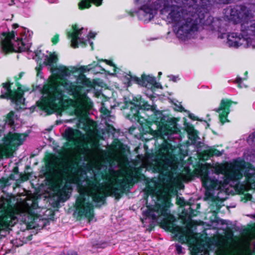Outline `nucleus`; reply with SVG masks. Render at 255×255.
Returning <instances> with one entry per match:
<instances>
[{
    "label": "nucleus",
    "mask_w": 255,
    "mask_h": 255,
    "mask_svg": "<svg viewBox=\"0 0 255 255\" xmlns=\"http://www.w3.org/2000/svg\"><path fill=\"white\" fill-rule=\"evenodd\" d=\"M41 93L43 96L36 104L40 110L45 112L48 115L55 112H62L69 109L70 106L75 108L79 113L88 112L93 106L90 98L86 93L74 98L75 100L70 98L64 99L67 97L64 95V91L52 81L43 86Z\"/></svg>",
    "instance_id": "1"
},
{
    "label": "nucleus",
    "mask_w": 255,
    "mask_h": 255,
    "mask_svg": "<svg viewBox=\"0 0 255 255\" xmlns=\"http://www.w3.org/2000/svg\"><path fill=\"white\" fill-rule=\"evenodd\" d=\"M145 179V176L140 169H135L132 177H129L128 179L118 180L116 183L109 182L104 185L100 182L99 180L95 178L92 180H87V183L89 186L93 188V190L89 193L93 201L104 204L107 197L114 196L116 199H119L126 192L128 185L132 186L134 183Z\"/></svg>",
    "instance_id": "2"
},
{
    "label": "nucleus",
    "mask_w": 255,
    "mask_h": 255,
    "mask_svg": "<svg viewBox=\"0 0 255 255\" xmlns=\"http://www.w3.org/2000/svg\"><path fill=\"white\" fill-rule=\"evenodd\" d=\"M252 11L245 5H236L230 9L229 20L234 24L241 23L242 33L232 32L228 34L227 43L230 47L238 48L243 44L249 36H255V20Z\"/></svg>",
    "instance_id": "3"
},
{
    "label": "nucleus",
    "mask_w": 255,
    "mask_h": 255,
    "mask_svg": "<svg viewBox=\"0 0 255 255\" xmlns=\"http://www.w3.org/2000/svg\"><path fill=\"white\" fill-rule=\"evenodd\" d=\"M193 4L189 5L187 7H183L170 4L165 11L162 12V8L159 9L161 14H165L168 13L167 18L175 24H179L188 16L194 17L197 15L200 19L204 17V11L206 7L209 2V0H200L201 5L197 4L198 0H192Z\"/></svg>",
    "instance_id": "4"
},
{
    "label": "nucleus",
    "mask_w": 255,
    "mask_h": 255,
    "mask_svg": "<svg viewBox=\"0 0 255 255\" xmlns=\"http://www.w3.org/2000/svg\"><path fill=\"white\" fill-rule=\"evenodd\" d=\"M252 167V163L243 159L235 160L232 163L217 165L215 167V172L218 175H224L229 181H238L245 176L246 170L251 169Z\"/></svg>",
    "instance_id": "5"
},
{
    "label": "nucleus",
    "mask_w": 255,
    "mask_h": 255,
    "mask_svg": "<svg viewBox=\"0 0 255 255\" xmlns=\"http://www.w3.org/2000/svg\"><path fill=\"white\" fill-rule=\"evenodd\" d=\"M149 166L153 173H159V180L161 182H163L166 177H170L172 170L175 169L170 159L163 154L156 155Z\"/></svg>",
    "instance_id": "6"
},
{
    "label": "nucleus",
    "mask_w": 255,
    "mask_h": 255,
    "mask_svg": "<svg viewBox=\"0 0 255 255\" xmlns=\"http://www.w3.org/2000/svg\"><path fill=\"white\" fill-rule=\"evenodd\" d=\"M27 134L9 131L2 138L3 143H0V160L4 157L9 158L13 155V148L22 144Z\"/></svg>",
    "instance_id": "7"
},
{
    "label": "nucleus",
    "mask_w": 255,
    "mask_h": 255,
    "mask_svg": "<svg viewBox=\"0 0 255 255\" xmlns=\"http://www.w3.org/2000/svg\"><path fill=\"white\" fill-rule=\"evenodd\" d=\"M14 38L15 32L14 31L3 32L0 34L1 48L4 53H20L28 50V46L26 45L21 38H17L16 40L17 46L16 48H15L12 43V40Z\"/></svg>",
    "instance_id": "8"
},
{
    "label": "nucleus",
    "mask_w": 255,
    "mask_h": 255,
    "mask_svg": "<svg viewBox=\"0 0 255 255\" xmlns=\"http://www.w3.org/2000/svg\"><path fill=\"white\" fill-rule=\"evenodd\" d=\"M205 17L200 19L197 15L194 17L188 16L179 24H175L174 30L177 29V37L182 40H185L190 37L192 32L198 30V22H202Z\"/></svg>",
    "instance_id": "9"
},
{
    "label": "nucleus",
    "mask_w": 255,
    "mask_h": 255,
    "mask_svg": "<svg viewBox=\"0 0 255 255\" xmlns=\"http://www.w3.org/2000/svg\"><path fill=\"white\" fill-rule=\"evenodd\" d=\"M75 211L73 215L76 217L78 220H81L83 217L88 219L90 222L94 216V207L92 203L86 202L85 195H80L76 198L74 205Z\"/></svg>",
    "instance_id": "10"
},
{
    "label": "nucleus",
    "mask_w": 255,
    "mask_h": 255,
    "mask_svg": "<svg viewBox=\"0 0 255 255\" xmlns=\"http://www.w3.org/2000/svg\"><path fill=\"white\" fill-rule=\"evenodd\" d=\"M13 83L9 80L2 83L0 85L3 90L1 91L0 99L10 100L11 102L14 103L16 106L20 105L21 104L22 98L23 95V91H19L15 89L12 90Z\"/></svg>",
    "instance_id": "11"
},
{
    "label": "nucleus",
    "mask_w": 255,
    "mask_h": 255,
    "mask_svg": "<svg viewBox=\"0 0 255 255\" xmlns=\"http://www.w3.org/2000/svg\"><path fill=\"white\" fill-rule=\"evenodd\" d=\"M158 201H160L161 203H156L154 207L151 205L147 206V209L144 212V215L146 217L155 219L156 216L153 212H156L164 215L168 209L173 205L171 198L168 196L161 195L158 198Z\"/></svg>",
    "instance_id": "12"
},
{
    "label": "nucleus",
    "mask_w": 255,
    "mask_h": 255,
    "mask_svg": "<svg viewBox=\"0 0 255 255\" xmlns=\"http://www.w3.org/2000/svg\"><path fill=\"white\" fill-rule=\"evenodd\" d=\"M151 0H135V3L139 5L138 12H142L144 22H148L152 19L157 14L158 10L155 9V1L151 2Z\"/></svg>",
    "instance_id": "13"
},
{
    "label": "nucleus",
    "mask_w": 255,
    "mask_h": 255,
    "mask_svg": "<svg viewBox=\"0 0 255 255\" xmlns=\"http://www.w3.org/2000/svg\"><path fill=\"white\" fill-rule=\"evenodd\" d=\"M54 168L53 165L51 166L46 165V171L44 174L45 181L46 184L49 186L50 188L60 197L62 195H66V193L64 190L60 189L59 182H57L55 180V175L53 171Z\"/></svg>",
    "instance_id": "14"
},
{
    "label": "nucleus",
    "mask_w": 255,
    "mask_h": 255,
    "mask_svg": "<svg viewBox=\"0 0 255 255\" xmlns=\"http://www.w3.org/2000/svg\"><path fill=\"white\" fill-rule=\"evenodd\" d=\"M60 82L59 84H57L54 82L59 88V86H62L64 89L67 91V93L72 96L74 98L78 97L79 95H82V91L83 87L81 85H76L70 82L65 78L59 77ZM53 83V82H52Z\"/></svg>",
    "instance_id": "15"
},
{
    "label": "nucleus",
    "mask_w": 255,
    "mask_h": 255,
    "mask_svg": "<svg viewBox=\"0 0 255 255\" xmlns=\"http://www.w3.org/2000/svg\"><path fill=\"white\" fill-rule=\"evenodd\" d=\"M199 172L201 176L202 186L206 190H211L215 189L218 186V180L211 179L209 177V170L206 164H202L199 168Z\"/></svg>",
    "instance_id": "16"
},
{
    "label": "nucleus",
    "mask_w": 255,
    "mask_h": 255,
    "mask_svg": "<svg viewBox=\"0 0 255 255\" xmlns=\"http://www.w3.org/2000/svg\"><path fill=\"white\" fill-rule=\"evenodd\" d=\"M233 104H237L229 99H223L220 102L219 107L216 109L217 113H220L219 120L220 122L224 124L226 122H229L227 118L230 112V107Z\"/></svg>",
    "instance_id": "17"
},
{
    "label": "nucleus",
    "mask_w": 255,
    "mask_h": 255,
    "mask_svg": "<svg viewBox=\"0 0 255 255\" xmlns=\"http://www.w3.org/2000/svg\"><path fill=\"white\" fill-rule=\"evenodd\" d=\"M166 212L162 215L164 218L160 223V226L165 231L173 232L175 231L176 228L179 229V227L176 226L174 224L175 220L174 216L171 214L167 213Z\"/></svg>",
    "instance_id": "18"
},
{
    "label": "nucleus",
    "mask_w": 255,
    "mask_h": 255,
    "mask_svg": "<svg viewBox=\"0 0 255 255\" xmlns=\"http://www.w3.org/2000/svg\"><path fill=\"white\" fill-rule=\"evenodd\" d=\"M58 61V58L55 53L50 52L49 56L47 55L45 56L43 64L46 66H51L50 70L52 73H53L56 72L58 69V68L56 66Z\"/></svg>",
    "instance_id": "19"
},
{
    "label": "nucleus",
    "mask_w": 255,
    "mask_h": 255,
    "mask_svg": "<svg viewBox=\"0 0 255 255\" xmlns=\"http://www.w3.org/2000/svg\"><path fill=\"white\" fill-rule=\"evenodd\" d=\"M129 104L132 106L130 107V113L128 115V117L130 118L131 116V120L140 123V119L142 118L139 113V110L140 109L138 106H136V102L132 100V101L129 102Z\"/></svg>",
    "instance_id": "20"
},
{
    "label": "nucleus",
    "mask_w": 255,
    "mask_h": 255,
    "mask_svg": "<svg viewBox=\"0 0 255 255\" xmlns=\"http://www.w3.org/2000/svg\"><path fill=\"white\" fill-rule=\"evenodd\" d=\"M19 174V168L17 166H14L12 171V173L9 174L8 178L1 177L0 178V188L1 189H4L6 186L10 185L9 180H14L15 179V175Z\"/></svg>",
    "instance_id": "21"
},
{
    "label": "nucleus",
    "mask_w": 255,
    "mask_h": 255,
    "mask_svg": "<svg viewBox=\"0 0 255 255\" xmlns=\"http://www.w3.org/2000/svg\"><path fill=\"white\" fill-rule=\"evenodd\" d=\"M81 135V132L78 129H74L69 128L65 131V138L67 140L71 142V144L67 143V145L71 146L75 145L74 140V138H77Z\"/></svg>",
    "instance_id": "22"
},
{
    "label": "nucleus",
    "mask_w": 255,
    "mask_h": 255,
    "mask_svg": "<svg viewBox=\"0 0 255 255\" xmlns=\"http://www.w3.org/2000/svg\"><path fill=\"white\" fill-rule=\"evenodd\" d=\"M103 0H81L78 3V7L80 10L88 9L92 6L93 3L96 6H99L102 4Z\"/></svg>",
    "instance_id": "23"
},
{
    "label": "nucleus",
    "mask_w": 255,
    "mask_h": 255,
    "mask_svg": "<svg viewBox=\"0 0 255 255\" xmlns=\"http://www.w3.org/2000/svg\"><path fill=\"white\" fill-rule=\"evenodd\" d=\"M245 177L247 183L255 186V168L253 164L251 169H247L245 171Z\"/></svg>",
    "instance_id": "24"
},
{
    "label": "nucleus",
    "mask_w": 255,
    "mask_h": 255,
    "mask_svg": "<svg viewBox=\"0 0 255 255\" xmlns=\"http://www.w3.org/2000/svg\"><path fill=\"white\" fill-rule=\"evenodd\" d=\"M125 79L126 80V83L128 87L131 86L132 82L142 86V82L143 80V79H142V75L141 76V78H139L135 76L132 75L130 72L127 74L125 77Z\"/></svg>",
    "instance_id": "25"
},
{
    "label": "nucleus",
    "mask_w": 255,
    "mask_h": 255,
    "mask_svg": "<svg viewBox=\"0 0 255 255\" xmlns=\"http://www.w3.org/2000/svg\"><path fill=\"white\" fill-rule=\"evenodd\" d=\"M163 120H164V119L163 118H161L160 122L161 123V128L164 134H171L174 132L177 133L179 131L167 124L165 121H162Z\"/></svg>",
    "instance_id": "26"
},
{
    "label": "nucleus",
    "mask_w": 255,
    "mask_h": 255,
    "mask_svg": "<svg viewBox=\"0 0 255 255\" xmlns=\"http://www.w3.org/2000/svg\"><path fill=\"white\" fill-rule=\"evenodd\" d=\"M222 155V152L219 150L218 149L215 148H210L206 150H204L202 152L203 157H206L207 159L208 158L213 157L214 156L217 157L220 156Z\"/></svg>",
    "instance_id": "27"
},
{
    "label": "nucleus",
    "mask_w": 255,
    "mask_h": 255,
    "mask_svg": "<svg viewBox=\"0 0 255 255\" xmlns=\"http://www.w3.org/2000/svg\"><path fill=\"white\" fill-rule=\"evenodd\" d=\"M172 3V0H156L155 1V9L162 8V12L165 11L168 5Z\"/></svg>",
    "instance_id": "28"
},
{
    "label": "nucleus",
    "mask_w": 255,
    "mask_h": 255,
    "mask_svg": "<svg viewBox=\"0 0 255 255\" xmlns=\"http://www.w3.org/2000/svg\"><path fill=\"white\" fill-rule=\"evenodd\" d=\"M142 86L147 87L148 86L151 87L152 85L156 84V79L154 77L150 76L149 75H142Z\"/></svg>",
    "instance_id": "29"
},
{
    "label": "nucleus",
    "mask_w": 255,
    "mask_h": 255,
    "mask_svg": "<svg viewBox=\"0 0 255 255\" xmlns=\"http://www.w3.org/2000/svg\"><path fill=\"white\" fill-rule=\"evenodd\" d=\"M72 31L68 32V36L71 38H79V35H81V31L83 28L79 29L77 25L74 24L72 27Z\"/></svg>",
    "instance_id": "30"
},
{
    "label": "nucleus",
    "mask_w": 255,
    "mask_h": 255,
    "mask_svg": "<svg viewBox=\"0 0 255 255\" xmlns=\"http://www.w3.org/2000/svg\"><path fill=\"white\" fill-rule=\"evenodd\" d=\"M133 100L136 102V106H138L140 110H148L151 108V106L147 102L142 100L141 98L137 99L134 97Z\"/></svg>",
    "instance_id": "31"
},
{
    "label": "nucleus",
    "mask_w": 255,
    "mask_h": 255,
    "mask_svg": "<svg viewBox=\"0 0 255 255\" xmlns=\"http://www.w3.org/2000/svg\"><path fill=\"white\" fill-rule=\"evenodd\" d=\"M57 71L60 75L62 76H69L71 73H73L75 72L74 70H70L66 66H62L59 68H58Z\"/></svg>",
    "instance_id": "32"
},
{
    "label": "nucleus",
    "mask_w": 255,
    "mask_h": 255,
    "mask_svg": "<svg viewBox=\"0 0 255 255\" xmlns=\"http://www.w3.org/2000/svg\"><path fill=\"white\" fill-rule=\"evenodd\" d=\"M15 113L14 111L9 112L6 116L5 122L10 126L14 124V116Z\"/></svg>",
    "instance_id": "33"
},
{
    "label": "nucleus",
    "mask_w": 255,
    "mask_h": 255,
    "mask_svg": "<svg viewBox=\"0 0 255 255\" xmlns=\"http://www.w3.org/2000/svg\"><path fill=\"white\" fill-rule=\"evenodd\" d=\"M184 119V125L185 126V130L188 132V134H191L195 131L194 127L193 125L187 123L185 118Z\"/></svg>",
    "instance_id": "34"
},
{
    "label": "nucleus",
    "mask_w": 255,
    "mask_h": 255,
    "mask_svg": "<svg viewBox=\"0 0 255 255\" xmlns=\"http://www.w3.org/2000/svg\"><path fill=\"white\" fill-rule=\"evenodd\" d=\"M88 70H90L93 69H95L96 67H99L100 69V71L102 73L106 72V70L103 68L97 62L93 61L91 64L88 65Z\"/></svg>",
    "instance_id": "35"
},
{
    "label": "nucleus",
    "mask_w": 255,
    "mask_h": 255,
    "mask_svg": "<svg viewBox=\"0 0 255 255\" xmlns=\"http://www.w3.org/2000/svg\"><path fill=\"white\" fill-rule=\"evenodd\" d=\"M201 245L200 244H196L192 248L190 251L191 255H198L199 253H201Z\"/></svg>",
    "instance_id": "36"
},
{
    "label": "nucleus",
    "mask_w": 255,
    "mask_h": 255,
    "mask_svg": "<svg viewBox=\"0 0 255 255\" xmlns=\"http://www.w3.org/2000/svg\"><path fill=\"white\" fill-rule=\"evenodd\" d=\"M178 120L175 118H172L169 119L167 122V124L172 126L175 129H177L178 131H180L177 127V123Z\"/></svg>",
    "instance_id": "37"
},
{
    "label": "nucleus",
    "mask_w": 255,
    "mask_h": 255,
    "mask_svg": "<svg viewBox=\"0 0 255 255\" xmlns=\"http://www.w3.org/2000/svg\"><path fill=\"white\" fill-rule=\"evenodd\" d=\"M34 53L35 54V56L36 57V59H35L36 63L42 62L44 54L42 53L41 50L37 49L35 50Z\"/></svg>",
    "instance_id": "38"
},
{
    "label": "nucleus",
    "mask_w": 255,
    "mask_h": 255,
    "mask_svg": "<svg viewBox=\"0 0 255 255\" xmlns=\"http://www.w3.org/2000/svg\"><path fill=\"white\" fill-rule=\"evenodd\" d=\"M145 194L147 196L151 195L154 196L156 194V189L152 186H148L146 188Z\"/></svg>",
    "instance_id": "39"
},
{
    "label": "nucleus",
    "mask_w": 255,
    "mask_h": 255,
    "mask_svg": "<svg viewBox=\"0 0 255 255\" xmlns=\"http://www.w3.org/2000/svg\"><path fill=\"white\" fill-rule=\"evenodd\" d=\"M42 68L43 66L42 62H39L38 63H37V66L35 67V70L37 72V77H41Z\"/></svg>",
    "instance_id": "40"
},
{
    "label": "nucleus",
    "mask_w": 255,
    "mask_h": 255,
    "mask_svg": "<svg viewBox=\"0 0 255 255\" xmlns=\"http://www.w3.org/2000/svg\"><path fill=\"white\" fill-rule=\"evenodd\" d=\"M30 174L29 173H20L19 179L21 182H24L29 179Z\"/></svg>",
    "instance_id": "41"
},
{
    "label": "nucleus",
    "mask_w": 255,
    "mask_h": 255,
    "mask_svg": "<svg viewBox=\"0 0 255 255\" xmlns=\"http://www.w3.org/2000/svg\"><path fill=\"white\" fill-rule=\"evenodd\" d=\"M171 144L167 142L162 145L160 149L163 152H167L171 149Z\"/></svg>",
    "instance_id": "42"
},
{
    "label": "nucleus",
    "mask_w": 255,
    "mask_h": 255,
    "mask_svg": "<svg viewBox=\"0 0 255 255\" xmlns=\"http://www.w3.org/2000/svg\"><path fill=\"white\" fill-rule=\"evenodd\" d=\"M188 114V117L193 121H197L200 122H206V120H204L203 119H199L198 117L195 116L194 114L190 113L189 111H187V112Z\"/></svg>",
    "instance_id": "43"
},
{
    "label": "nucleus",
    "mask_w": 255,
    "mask_h": 255,
    "mask_svg": "<svg viewBox=\"0 0 255 255\" xmlns=\"http://www.w3.org/2000/svg\"><path fill=\"white\" fill-rule=\"evenodd\" d=\"M186 238V232L185 231H182L180 233V235L178 237V239L180 242L182 244L185 243V240Z\"/></svg>",
    "instance_id": "44"
},
{
    "label": "nucleus",
    "mask_w": 255,
    "mask_h": 255,
    "mask_svg": "<svg viewBox=\"0 0 255 255\" xmlns=\"http://www.w3.org/2000/svg\"><path fill=\"white\" fill-rule=\"evenodd\" d=\"M176 204L180 206L183 207L186 205V202L183 197H177Z\"/></svg>",
    "instance_id": "45"
},
{
    "label": "nucleus",
    "mask_w": 255,
    "mask_h": 255,
    "mask_svg": "<svg viewBox=\"0 0 255 255\" xmlns=\"http://www.w3.org/2000/svg\"><path fill=\"white\" fill-rule=\"evenodd\" d=\"M88 66H81L79 68H75L74 67H72V69H74L75 72L76 71H79L81 73H84L86 71H89V70H88Z\"/></svg>",
    "instance_id": "46"
},
{
    "label": "nucleus",
    "mask_w": 255,
    "mask_h": 255,
    "mask_svg": "<svg viewBox=\"0 0 255 255\" xmlns=\"http://www.w3.org/2000/svg\"><path fill=\"white\" fill-rule=\"evenodd\" d=\"M128 13L131 16H133L135 14H136L138 15V16L140 19L144 20V18H142L143 15L142 14V12L139 13L138 10L137 11H136V10L135 11H129L128 12Z\"/></svg>",
    "instance_id": "47"
},
{
    "label": "nucleus",
    "mask_w": 255,
    "mask_h": 255,
    "mask_svg": "<svg viewBox=\"0 0 255 255\" xmlns=\"http://www.w3.org/2000/svg\"><path fill=\"white\" fill-rule=\"evenodd\" d=\"M28 217L30 218L31 220H34L36 217V214L32 210H29L27 211Z\"/></svg>",
    "instance_id": "48"
},
{
    "label": "nucleus",
    "mask_w": 255,
    "mask_h": 255,
    "mask_svg": "<svg viewBox=\"0 0 255 255\" xmlns=\"http://www.w3.org/2000/svg\"><path fill=\"white\" fill-rule=\"evenodd\" d=\"M124 144L119 140L116 142L114 145V147L116 149H123Z\"/></svg>",
    "instance_id": "49"
},
{
    "label": "nucleus",
    "mask_w": 255,
    "mask_h": 255,
    "mask_svg": "<svg viewBox=\"0 0 255 255\" xmlns=\"http://www.w3.org/2000/svg\"><path fill=\"white\" fill-rule=\"evenodd\" d=\"M175 110L180 112H187V110H185V108L181 105H175Z\"/></svg>",
    "instance_id": "50"
},
{
    "label": "nucleus",
    "mask_w": 255,
    "mask_h": 255,
    "mask_svg": "<svg viewBox=\"0 0 255 255\" xmlns=\"http://www.w3.org/2000/svg\"><path fill=\"white\" fill-rule=\"evenodd\" d=\"M79 38H71V45L74 48L78 47V40Z\"/></svg>",
    "instance_id": "51"
},
{
    "label": "nucleus",
    "mask_w": 255,
    "mask_h": 255,
    "mask_svg": "<svg viewBox=\"0 0 255 255\" xmlns=\"http://www.w3.org/2000/svg\"><path fill=\"white\" fill-rule=\"evenodd\" d=\"M59 41V34H56L51 39V41L53 45H56Z\"/></svg>",
    "instance_id": "52"
},
{
    "label": "nucleus",
    "mask_w": 255,
    "mask_h": 255,
    "mask_svg": "<svg viewBox=\"0 0 255 255\" xmlns=\"http://www.w3.org/2000/svg\"><path fill=\"white\" fill-rule=\"evenodd\" d=\"M175 247H176V253L177 255H179L183 254V251H182L183 248L181 245L177 244L175 245Z\"/></svg>",
    "instance_id": "53"
},
{
    "label": "nucleus",
    "mask_w": 255,
    "mask_h": 255,
    "mask_svg": "<svg viewBox=\"0 0 255 255\" xmlns=\"http://www.w3.org/2000/svg\"><path fill=\"white\" fill-rule=\"evenodd\" d=\"M100 112L104 115L108 116L110 114V111L106 108H101Z\"/></svg>",
    "instance_id": "54"
},
{
    "label": "nucleus",
    "mask_w": 255,
    "mask_h": 255,
    "mask_svg": "<svg viewBox=\"0 0 255 255\" xmlns=\"http://www.w3.org/2000/svg\"><path fill=\"white\" fill-rule=\"evenodd\" d=\"M104 62L110 66L114 67L115 69L117 68L116 64L112 60L105 59Z\"/></svg>",
    "instance_id": "55"
},
{
    "label": "nucleus",
    "mask_w": 255,
    "mask_h": 255,
    "mask_svg": "<svg viewBox=\"0 0 255 255\" xmlns=\"http://www.w3.org/2000/svg\"><path fill=\"white\" fill-rule=\"evenodd\" d=\"M105 245V243H103V244L97 243V244H93V246L94 248H97V249L104 248H105V246H104Z\"/></svg>",
    "instance_id": "56"
},
{
    "label": "nucleus",
    "mask_w": 255,
    "mask_h": 255,
    "mask_svg": "<svg viewBox=\"0 0 255 255\" xmlns=\"http://www.w3.org/2000/svg\"><path fill=\"white\" fill-rule=\"evenodd\" d=\"M15 85L17 87V89L16 90H18L19 91H23L21 90V84L18 82V81H15Z\"/></svg>",
    "instance_id": "57"
},
{
    "label": "nucleus",
    "mask_w": 255,
    "mask_h": 255,
    "mask_svg": "<svg viewBox=\"0 0 255 255\" xmlns=\"http://www.w3.org/2000/svg\"><path fill=\"white\" fill-rule=\"evenodd\" d=\"M23 74H24L23 72H20L18 75V77L16 76L14 77V80L18 81L19 80H20L22 78Z\"/></svg>",
    "instance_id": "58"
},
{
    "label": "nucleus",
    "mask_w": 255,
    "mask_h": 255,
    "mask_svg": "<svg viewBox=\"0 0 255 255\" xmlns=\"http://www.w3.org/2000/svg\"><path fill=\"white\" fill-rule=\"evenodd\" d=\"M242 81H243V78H241V77H237L236 80V83L239 85H240V84H242Z\"/></svg>",
    "instance_id": "59"
},
{
    "label": "nucleus",
    "mask_w": 255,
    "mask_h": 255,
    "mask_svg": "<svg viewBox=\"0 0 255 255\" xmlns=\"http://www.w3.org/2000/svg\"><path fill=\"white\" fill-rule=\"evenodd\" d=\"M254 217L255 218V215L254 216ZM250 230L251 232L255 233V223L251 226Z\"/></svg>",
    "instance_id": "60"
},
{
    "label": "nucleus",
    "mask_w": 255,
    "mask_h": 255,
    "mask_svg": "<svg viewBox=\"0 0 255 255\" xmlns=\"http://www.w3.org/2000/svg\"><path fill=\"white\" fill-rule=\"evenodd\" d=\"M66 255H78V254L75 251H69L67 252Z\"/></svg>",
    "instance_id": "61"
},
{
    "label": "nucleus",
    "mask_w": 255,
    "mask_h": 255,
    "mask_svg": "<svg viewBox=\"0 0 255 255\" xmlns=\"http://www.w3.org/2000/svg\"><path fill=\"white\" fill-rule=\"evenodd\" d=\"M250 137L252 138L253 142L255 143V132H253L252 135H250Z\"/></svg>",
    "instance_id": "62"
},
{
    "label": "nucleus",
    "mask_w": 255,
    "mask_h": 255,
    "mask_svg": "<svg viewBox=\"0 0 255 255\" xmlns=\"http://www.w3.org/2000/svg\"><path fill=\"white\" fill-rule=\"evenodd\" d=\"M95 36V34L92 32H90L89 33V37L91 38H94Z\"/></svg>",
    "instance_id": "63"
},
{
    "label": "nucleus",
    "mask_w": 255,
    "mask_h": 255,
    "mask_svg": "<svg viewBox=\"0 0 255 255\" xmlns=\"http://www.w3.org/2000/svg\"><path fill=\"white\" fill-rule=\"evenodd\" d=\"M154 87V88H159L161 87L160 84H159L158 83H157L156 82V84H154V85H152L151 87Z\"/></svg>",
    "instance_id": "64"
}]
</instances>
